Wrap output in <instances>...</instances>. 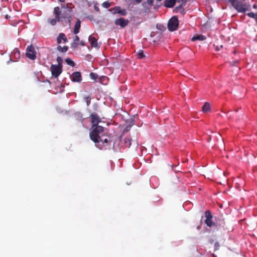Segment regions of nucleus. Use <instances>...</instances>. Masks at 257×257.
I'll list each match as a JSON object with an SVG mask.
<instances>
[{
    "mask_svg": "<svg viewBox=\"0 0 257 257\" xmlns=\"http://www.w3.org/2000/svg\"><path fill=\"white\" fill-rule=\"evenodd\" d=\"M61 9L62 10H60V9L58 7L54 8V15L55 18L49 19L48 20V22L52 26L55 25L57 22L60 21L62 19L70 17L68 12L70 13L71 9L69 8L67 6L65 7L64 5H61Z\"/></svg>",
    "mask_w": 257,
    "mask_h": 257,
    "instance_id": "nucleus-1",
    "label": "nucleus"
},
{
    "mask_svg": "<svg viewBox=\"0 0 257 257\" xmlns=\"http://www.w3.org/2000/svg\"><path fill=\"white\" fill-rule=\"evenodd\" d=\"M91 122L92 126L91 131L90 132V137L93 142L98 141L97 136L100 137L103 134V127L98 125V124L100 122V118L95 114H92L91 115Z\"/></svg>",
    "mask_w": 257,
    "mask_h": 257,
    "instance_id": "nucleus-2",
    "label": "nucleus"
},
{
    "mask_svg": "<svg viewBox=\"0 0 257 257\" xmlns=\"http://www.w3.org/2000/svg\"><path fill=\"white\" fill-rule=\"evenodd\" d=\"M179 22L178 18L174 16L172 17L168 23V29L170 31H174L177 30L178 27Z\"/></svg>",
    "mask_w": 257,
    "mask_h": 257,
    "instance_id": "nucleus-3",
    "label": "nucleus"
},
{
    "mask_svg": "<svg viewBox=\"0 0 257 257\" xmlns=\"http://www.w3.org/2000/svg\"><path fill=\"white\" fill-rule=\"evenodd\" d=\"M233 6L238 12L243 13L248 10L249 5L246 4H244L241 2L237 1Z\"/></svg>",
    "mask_w": 257,
    "mask_h": 257,
    "instance_id": "nucleus-4",
    "label": "nucleus"
},
{
    "mask_svg": "<svg viewBox=\"0 0 257 257\" xmlns=\"http://www.w3.org/2000/svg\"><path fill=\"white\" fill-rule=\"evenodd\" d=\"M105 133L104 132V128H103V134L102 136L100 137H99L98 136H97L98 141L97 142H94L95 143V145L97 148H99V149H101L102 146L104 145V143H107L108 140L107 138H103L104 137Z\"/></svg>",
    "mask_w": 257,
    "mask_h": 257,
    "instance_id": "nucleus-5",
    "label": "nucleus"
},
{
    "mask_svg": "<svg viewBox=\"0 0 257 257\" xmlns=\"http://www.w3.org/2000/svg\"><path fill=\"white\" fill-rule=\"evenodd\" d=\"M51 70L52 75L57 77L62 72V65H52L51 67Z\"/></svg>",
    "mask_w": 257,
    "mask_h": 257,
    "instance_id": "nucleus-6",
    "label": "nucleus"
},
{
    "mask_svg": "<svg viewBox=\"0 0 257 257\" xmlns=\"http://www.w3.org/2000/svg\"><path fill=\"white\" fill-rule=\"evenodd\" d=\"M36 52L34 48L31 46H28L27 48L26 56L32 60H34L36 58Z\"/></svg>",
    "mask_w": 257,
    "mask_h": 257,
    "instance_id": "nucleus-7",
    "label": "nucleus"
},
{
    "mask_svg": "<svg viewBox=\"0 0 257 257\" xmlns=\"http://www.w3.org/2000/svg\"><path fill=\"white\" fill-rule=\"evenodd\" d=\"M206 219L205 220V223L208 226L211 227L214 224L212 221V216L209 211H206L205 214Z\"/></svg>",
    "mask_w": 257,
    "mask_h": 257,
    "instance_id": "nucleus-8",
    "label": "nucleus"
},
{
    "mask_svg": "<svg viewBox=\"0 0 257 257\" xmlns=\"http://www.w3.org/2000/svg\"><path fill=\"white\" fill-rule=\"evenodd\" d=\"M110 12H111L112 14H119L121 15H125L126 14V12L125 10L121 9L119 7H115L113 9L109 10Z\"/></svg>",
    "mask_w": 257,
    "mask_h": 257,
    "instance_id": "nucleus-9",
    "label": "nucleus"
},
{
    "mask_svg": "<svg viewBox=\"0 0 257 257\" xmlns=\"http://www.w3.org/2000/svg\"><path fill=\"white\" fill-rule=\"evenodd\" d=\"M71 79L74 82H80L81 81L80 73L79 72H74L71 76Z\"/></svg>",
    "mask_w": 257,
    "mask_h": 257,
    "instance_id": "nucleus-10",
    "label": "nucleus"
},
{
    "mask_svg": "<svg viewBox=\"0 0 257 257\" xmlns=\"http://www.w3.org/2000/svg\"><path fill=\"white\" fill-rule=\"evenodd\" d=\"M115 24L116 25H119L121 27H124L127 25L128 21L121 18L116 20L115 21Z\"/></svg>",
    "mask_w": 257,
    "mask_h": 257,
    "instance_id": "nucleus-11",
    "label": "nucleus"
},
{
    "mask_svg": "<svg viewBox=\"0 0 257 257\" xmlns=\"http://www.w3.org/2000/svg\"><path fill=\"white\" fill-rule=\"evenodd\" d=\"M89 42L90 43L91 47L95 48L99 47V46L97 43V39L93 36H90L89 37Z\"/></svg>",
    "mask_w": 257,
    "mask_h": 257,
    "instance_id": "nucleus-12",
    "label": "nucleus"
},
{
    "mask_svg": "<svg viewBox=\"0 0 257 257\" xmlns=\"http://www.w3.org/2000/svg\"><path fill=\"white\" fill-rule=\"evenodd\" d=\"M177 2V0H165L164 6L167 8H172L175 5Z\"/></svg>",
    "mask_w": 257,
    "mask_h": 257,
    "instance_id": "nucleus-13",
    "label": "nucleus"
},
{
    "mask_svg": "<svg viewBox=\"0 0 257 257\" xmlns=\"http://www.w3.org/2000/svg\"><path fill=\"white\" fill-rule=\"evenodd\" d=\"M67 38L63 33H60L57 38V42L59 44L65 43L67 41Z\"/></svg>",
    "mask_w": 257,
    "mask_h": 257,
    "instance_id": "nucleus-14",
    "label": "nucleus"
},
{
    "mask_svg": "<svg viewBox=\"0 0 257 257\" xmlns=\"http://www.w3.org/2000/svg\"><path fill=\"white\" fill-rule=\"evenodd\" d=\"M210 110H211L210 104L208 102H205L202 107V111L204 113H206V112H209Z\"/></svg>",
    "mask_w": 257,
    "mask_h": 257,
    "instance_id": "nucleus-15",
    "label": "nucleus"
},
{
    "mask_svg": "<svg viewBox=\"0 0 257 257\" xmlns=\"http://www.w3.org/2000/svg\"><path fill=\"white\" fill-rule=\"evenodd\" d=\"M14 57L15 61L18 60L20 58V53L17 49L14 50L11 55V58Z\"/></svg>",
    "mask_w": 257,
    "mask_h": 257,
    "instance_id": "nucleus-16",
    "label": "nucleus"
},
{
    "mask_svg": "<svg viewBox=\"0 0 257 257\" xmlns=\"http://www.w3.org/2000/svg\"><path fill=\"white\" fill-rule=\"evenodd\" d=\"M206 38L205 36L202 35H197L194 36H193L191 40L193 41H204L206 40Z\"/></svg>",
    "mask_w": 257,
    "mask_h": 257,
    "instance_id": "nucleus-17",
    "label": "nucleus"
},
{
    "mask_svg": "<svg viewBox=\"0 0 257 257\" xmlns=\"http://www.w3.org/2000/svg\"><path fill=\"white\" fill-rule=\"evenodd\" d=\"M80 28V21H77L75 24V27H74V33L75 34H77L79 33V29Z\"/></svg>",
    "mask_w": 257,
    "mask_h": 257,
    "instance_id": "nucleus-18",
    "label": "nucleus"
},
{
    "mask_svg": "<svg viewBox=\"0 0 257 257\" xmlns=\"http://www.w3.org/2000/svg\"><path fill=\"white\" fill-rule=\"evenodd\" d=\"M80 42L79 38L78 36H76L73 40V43L72 44V46L73 47H77L79 45V43Z\"/></svg>",
    "mask_w": 257,
    "mask_h": 257,
    "instance_id": "nucleus-19",
    "label": "nucleus"
},
{
    "mask_svg": "<svg viewBox=\"0 0 257 257\" xmlns=\"http://www.w3.org/2000/svg\"><path fill=\"white\" fill-rule=\"evenodd\" d=\"M185 3H183L181 5H180L179 6L176 7V11L178 13H182L184 12V10L182 9L183 5Z\"/></svg>",
    "mask_w": 257,
    "mask_h": 257,
    "instance_id": "nucleus-20",
    "label": "nucleus"
},
{
    "mask_svg": "<svg viewBox=\"0 0 257 257\" xmlns=\"http://www.w3.org/2000/svg\"><path fill=\"white\" fill-rule=\"evenodd\" d=\"M57 49L60 52H65L68 50V47L67 46H64L62 47L60 46H59L57 47Z\"/></svg>",
    "mask_w": 257,
    "mask_h": 257,
    "instance_id": "nucleus-21",
    "label": "nucleus"
},
{
    "mask_svg": "<svg viewBox=\"0 0 257 257\" xmlns=\"http://www.w3.org/2000/svg\"><path fill=\"white\" fill-rule=\"evenodd\" d=\"M65 62H66V63L70 65V66H74V62L71 60L69 58H67L66 60H65Z\"/></svg>",
    "mask_w": 257,
    "mask_h": 257,
    "instance_id": "nucleus-22",
    "label": "nucleus"
},
{
    "mask_svg": "<svg viewBox=\"0 0 257 257\" xmlns=\"http://www.w3.org/2000/svg\"><path fill=\"white\" fill-rule=\"evenodd\" d=\"M137 57L139 58H143L145 57V55H144L143 51L142 50H139L137 54Z\"/></svg>",
    "mask_w": 257,
    "mask_h": 257,
    "instance_id": "nucleus-23",
    "label": "nucleus"
},
{
    "mask_svg": "<svg viewBox=\"0 0 257 257\" xmlns=\"http://www.w3.org/2000/svg\"><path fill=\"white\" fill-rule=\"evenodd\" d=\"M90 78L92 79H93V80H95L96 79V78H97V74H95V73H90Z\"/></svg>",
    "mask_w": 257,
    "mask_h": 257,
    "instance_id": "nucleus-24",
    "label": "nucleus"
},
{
    "mask_svg": "<svg viewBox=\"0 0 257 257\" xmlns=\"http://www.w3.org/2000/svg\"><path fill=\"white\" fill-rule=\"evenodd\" d=\"M102 6L105 8H108L110 6V5L108 2H105L102 4Z\"/></svg>",
    "mask_w": 257,
    "mask_h": 257,
    "instance_id": "nucleus-25",
    "label": "nucleus"
},
{
    "mask_svg": "<svg viewBox=\"0 0 257 257\" xmlns=\"http://www.w3.org/2000/svg\"><path fill=\"white\" fill-rule=\"evenodd\" d=\"M84 99L86 102L87 105V106L89 105L90 103V100H91L90 98L88 96H87V97H85L84 98Z\"/></svg>",
    "mask_w": 257,
    "mask_h": 257,
    "instance_id": "nucleus-26",
    "label": "nucleus"
},
{
    "mask_svg": "<svg viewBox=\"0 0 257 257\" xmlns=\"http://www.w3.org/2000/svg\"><path fill=\"white\" fill-rule=\"evenodd\" d=\"M247 15L249 17H251V18H253L255 19V18L257 16H256L255 14H254V13H249L247 14Z\"/></svg>",
    "mask_w": 257,
    "mask_h": 257,
    "instance_id": "nucleus-27",
    "label": "nucleus"
},
{
    "mask_svg": "<svg viewBox=\"0 0 257 257\" xmlns=\"http://www.w3.org/2000/svg\"><path fill=\"white\" fill-rule=\"evenodd\" d=\"M57 62L58 63V65H62L61 63L62 62V59L60 57H58L57 59Z\"/></svg>",
    "mask_w": 257,
    "mask_h": 257,
    "instance_id": "nucleus-28",
    "label": "nucleus"
},
{
    "mask_svg": "<svg viewBox=\"0 0 257 257\" xmlns=\"http://www.w3.org/2000/svg\"><path fill=\"white\" fill-rule=\"evenodd\" d=\"M222 47V45H220L219 46H215V49L216 51H219L220 50V48Z\"/></svg>",
    "mask_w": 257,
    "mask_h": 257,
    "instance_id": "nucleus-29",
    "label": "nucleus"
},
{
    "mask_svg": "<svg viewBox=\"0 0 257 257\" xmlns=\"http://www.w3.org/2000/svg\"><path fill=\"white\" fill-rule=\"evenodd\" d=\"M147 3L150 5H152L153 3V0H147Z\"/></svg>",
    "mask_w": 257,
    "mask_h": 257,
    "instance_id": "nucleus-30",
    "label": "nucleus"
},
{
    "mask_svg": "<svg viewBox=\"0 0 257 257\" xmlns=\"http://www.w3.org/2000/svg\"><path fill=\"white\" fill-rule=\"evenodd\" d=\"M80 45L81 46H84L85 45V43L83 41H81L79 42V45Z\"/></svg>",
    "mask_w": 257,
    "mask_h": 257,
    "instance_id": "nucleus-31",
    "label": "nucleus"
},
{
    "mask_svg": "<svg viewBox=\"0 0 257 257\" xmlns=\"http://www.w3.org/2000/svg\"><path fill=\"white\" fill-rule=\"evenodd\" d=\"M230 1L233 6L237 1V0H230Z\"/></svg>",
    "mask_w": 257,
    "mask_h": 257,
    "instance_id": "nucleus-32",
    "label": "nucleus"
},
{
    "mask_svg": "<svg viewBox=\"0 0 257 257\" xmlns=\"http://www.w3.org/2000/svg\"><path fill=\"white\" fill-rule=\"evenodd\" d=\"M253 8L254 9H257V6H256V5H254L253 6Z\"/></svg>",
    "mask_w": 257,
    "mask_h": 257,
    "instance_id": "nucleus-33",
    "label": "nucleus"
},
{
    "mask_svg": "<svg viewBox=\"0 0 257 257\" xmlns=\"http://www.w3.org/2000/svg\"><path fill=\"white\" fill-rule=\"evenodd\" d=\"M59 1L61 3H64L65 2V0H59Z\"/></svg>",
    "mask_w": 257,
    "mask_h": 257,
    "instance_id": "nucleus-34",
    "label": "nucleus"
},
{
    "mask_svg": "<svg viewBox=\"0 0 257 257\" xmlns=\"http://www.w3.org/2000/svg\"><path fill=\"white\" fill-rule=\"evenodd\" d=\"M142 0H136V2H137L138 3H140L142 1Z\"/></svg>",
    "mask_w": 257,
    "mask_h": 257,
    "instance_id": "nucleus-35",
    "label": "nucleus"
},
{
    "mask_svg": "<svg viewBox=\"0 0 257 257\" xmlns=\"http://www.w3.org/2000/svg\"><path fill=\"white\" fill-rule=\"evenodd\" d=\"M255 21H256V24H257V16H256V18H255Z\"/></svg>",
    "mask_w": 257,
    "mask_h": 257,
    "instance_id": "nucleus-36",
    "label": "nucleus"
}]
</instances>
